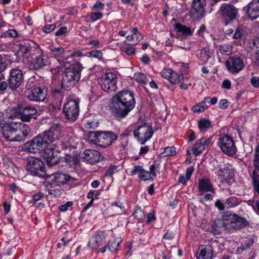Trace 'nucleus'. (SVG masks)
Masks as SVG:
<instances>
[{
    "mask_svg": "<svg viewBox=\"0 0 259 259\" xmlns=\"http://www.w3.org/2000/svg\"><path fill=\"white\" fill-rule=\"evenodd\" d=\"M215 206L220 210H223L226 208L225 202L223 203L220 200H218L215 203Z\"/></svg>",
    "mask_w": 259,
    "mask_h": 259,
    "instance_id": "nucleus-60",
    "label": "nucleus"
},
{
    "mask_svg": "<svg viewBox=\"0 0 259 259\" xmlns=\"http://www.w3.org/2000/svg\"><path fill=\"white\" fill-rule=\"evenodd\" d=\"M253 244V240L251 238H245L241 242L240 247L237 250V253L241 254L243 251L249 249Z\"/></svg>",
    "mask_w": 259,
    "mask_h": 259,
    "instance_id": "nucleus-30",
    "label": "nucleus"
},
{
    "mask_svg": "<svg viewBox=\"0 0 259 259\" xmlns=\"http://www.w3.org/2000/svg\"><path fill=\"white\" fill-rule=\"evenodd\" d=\"M62 128L59 124H52L48 130L43 133L48 142H53L58 140L62 137Z\"/></svg>",
    "mask_w": 259,
    "mask_h": 259,
    "instance_id": "nucleus-14",
    "label": "nucleus"
},
{
    "mask_svg": "<svg viewBox=\"0 0 259 259\" xmlns=\"http://www.w3.org/2000/svg\"><path fill=\"white\" fill-rule=\"evenodd\" d=\"M102 157L98 151L93 149L85 150L83 151V155L81 156L83 161L92 164L99 162L102 159Z\"/></svg>",
    "mask_w": 259,
    "mask_h": 259,
    "instance_id": "nucleus-17",
    "label": "nucleus"
},
{
    "mask_svg": "<svg viewBox=\"0 0 259 259\" xmlns=\"http://www.w3.org/2000/svg\"><path fill=\"white\" fill-rule=\"evenodd\" d=\"M219 14L224 20L225 24L227 25L229 21L236 18L238 14V10L231 5L224 4L221 6Z\"/></svg>",
    "mask_w": 259,
    "mask_h": 259,
    "instance_id": "nucleus-13",
    "label": "nucleus"
},
{
    "mask_svg": "<svg viewBox=\"0 0 259 259\" xmlns=\"http://www.w3.org/2000/svg\"><path fill=\"white\" fill-rule=\"evenodd\" d=\"M90 135L93 138L92 142L103 147L111 145L117 138V135L110 131L92 132Z\"/></svg>",
    "mask_w": 259,
    "mask_h": 259,
    "instance_id": "nucleus-4",
    "label": "nucleus"
},
{
    "mask_svg": "<svg viewBox=\"0 0 259 259\" xmlns=\"http://www.w3.org/2000/svg\"><path fill=\"white\" fill-rule=\"evenodd\" d=\"M153 134V129L149 123H144L134 132L135 137L138 139V141L142 145L150 140Z\"/></svg>",
    "mask_w": 259,
    "mask_h": 259,
    "instance_id": "nucleus-9",
    "label": "nucleus"
},
{
    "mask_svg": "<svg viewBox=\"0 0 259 259\" xmlns=\"http://www.w3.org/2000/svg\"><path fill=\"white\" fill-rule=\"evenodd\" d=\"M79 111V102L70 100L64 105L63 112L67 119L74 121L77 118Z\"/></svg>",
    "mask_w": 259,
    "mask_h": 259,
    "instance_id": "nucleus-11",
    "label": "nucleus"
},
{
    "mask_svg": "<svg viewBox=\"0 0 259 259\" xmlns=\"http://www.w3.org/2000/svg\"><path fill=\"white\" fill-rule=\"evenodd\" d=\"M55 28V25L54 24L47 25L43 28V31L45 33H50Z\"/></svg>",
    "mask_w": 259,
    "mask_h": 259,
    "instance_id": "nucleus-62",
    "label": "nucleus"
},
{
    "mask_svg": "<svg viewBox=\"0 0 259 259\" xmlns=\"http://www.w3.org/2000/svg\"><path fill=\"white\" fill-rule=\"evenodd\" d=\"M112 206H115L119 208V210L118 211V212L119 213H122L124 211V210L123 209L124 207L123 206V203L120 202H118V201L114 202L112 203Z\"/></svg>",
    "mask_w": 259,
    "mask_h": 259,
    "instance_id": "nucleus-56",
    "label": "nucleus"
},
{
    "mask_svg": "<svg viewBox=\"0 0 259 259\" xmlns=\"http://www.w3.org/2000/svg\"><path fill=\"white\" fill-rule=\"evenodd\" d=\"M58 85L60 88H55L53 90L52 92L54 94L60 93L61 89L65 91H69L75 85L74 82L72 83L71 82H58Z\"/></svg>",
    "mask_w": 259,
    "mask_h": 259,
    "instance_id": "nucleus-33",
    "label": "nucleus"
},
{
    "mask_svg": "<svg viewBox=\"0 0 259 259\" xmlns=\"http://www.w3.org/2000/svg\"><path fill=\"white\" fill-rule=\"evenodd\" d=\"M117 169V166L116 165H111L110 166L109 168L106 172L105 176H111L116 170Z\"/></svg>",
    "mask_w": 259,
    "mask_h": 259,
    "instance_id": "nucleus-61",
    "label": "nucleus"
},
{
    "mask_svg": "<svg viewBox=\"0 0 259 259\" xmlns=\"http://www.w3.org/2000/svg\"><path fill=\"white\" fill-rule=\"evenodd\" d=\"M219 51L223 55H229L232 52V48L229 45H223L220 46Z\"/></svg>",
    "mask_w": 259,
    "mask_h": 259,
    "instance_id": "nucleus-43",
    "label": "nucleus"
},
{
    "mask_svg": "<svg viewBox=\"0 0 259 259\" xmlns=\"http://www.w3.org/2000/svg\"><path fill=\"white\" fill-rule=\"evenodd\" d=\"M70 58L69 55L58 59L60 64L66 68L65 71L62 74V81H79L80 79L82 69L81 65L80 63H77L76 66L77 67V70H76L70 68V63L68 60Z\"/></svg>",
    "mask_w": 259,
    "mask_h": 259,
    "instance_id": "nucleus-3",
    "label": "nucleus"
},
{
    "mask_svg": "<svg viewBox=\"0 0 259 259\" xmlns=\"http://www.w3.org/2000/svg\"><path fill=\"white\" fill-rule=\"evenodd\" d=\"M198 189L201 192L211 191L212 186L210 181L208 179H202L199 182Z\"/></svg>",
    "mask_w": 259,
    "mask_h": 259,
    "instance_id": "nucleus-31",
    "label": "nucleus"
},
{
    "mask_svg": "<svg viewBox=\"0 0 259 259\" xmlns=\"http://www.w3.org/2000/svg\"><path fill=\"white\" fill-rule=\"evenodd\" d=\"M132 28L131 26L125 22H121L118 25L116 31H129L131 30Z\"/></svg>",
    "mask_w": 259,
    "mask_h": 259,
    "instance_id": "nucleus-48",
    "label": "nucleus"
},
{
    "mask_svg": "<svg viewBox=\"0 0 259 259\" xmlns=\"http://www.w3.org/2000/svg\"><path fill=\"white\" fill-rule=\"evenodd\" d=\"M175 30L182 33L183 35L186 36L191 35L193 33V31L191 30L190 27H187L180 23H176L174 27Z\"/></svg>",
    "mask_w": 259,
    "mask_h": 259,
    "instance_id": "nucleus-35",
    "label": "nucleus"
},
{
    "mask_svg": "<svg viewBox=\"0 0 259 259\" xmlns=\"http://www.w3.org/2000/svg\"><path fill=\"white\" fill-rule=\"evenodd\" d=\"M72 205V203L70 201H68L65 204L60 205L58 206V209L62 211H66L69 207Z\"/></svg>",
    "mask_w": 259,
    "mask_h": 259,
    "instance_id": "nucleus-57",
    "label": "nucleus"
},
{
    "mask_svg": "<svg viewBox=\"0 0 259 259\" xmlns=\"http://www.w3.org/2000/svg\"><path fill=\"white\" fill-rule=\"evenodd\" d=\"M212 54V52L208 47H205L201 50L198 59L201 62L205 63L211 57Z\"/></svg>",
    "mask_w": 259,
    "mask_h": 259,
    "instance_id": "nucleus-32",
    "label": "nucleus"
},
{
    "mask_svg": "<svg viewBox=\"0 0 259 259\" xmlns=\"http://www.w3.org/2000/svg\"><path fill=\"white\" fill-rule=\"evenodd\" d=\"M116 74L115 72H108L104 73L102 75V78L103 80H105L106 81H113L116 78Z\"/></svg>",
    "mask_w": 259,
    "mask_h": 259,
    "instance_id": "nucleus-47",
    "label": "nucleus"
},
{
    "mask_svg": "<svg viewBox=\"0 0 259 259\" xmlns=\"http://www.w3.org/2000/svg\"><path fill=\"white\" fill-rule=\"evenodd\" d=\"M69 241H70V239H67L64 237L61 239V242H59L57 244V246L58 248H61L63 247H65L68 244Z\"/></svg>",
    "mask_w": 259,
    "mask_h": 259,
    "instance_id": "nucleus-55",
    "label": "nucleus"
},
{
    "mask_svg": "<svg viewBox=\"0 0 259 259\" xmlns=\"http://www.w3.org/2000/svg\"><path fill=\"white\" fill-rule=\"evenodd\" d=\"M47 177L51 179V184L54 185H64L73 180L69 175L63 173H55Z\"/></svg>",
    "mask_w": 259,
    "mask_h": 259,
    "instance_id": "nucleus-20",
    "label": "nucleus"
},
{
    "mask_svg": "<svg viewBox=\"0 0 259 259\" xmlns=\"http://www.w3.org/2000/svg\"><path fill=\"white\" fill-rule=\"evenodd\" d=\"M228 70L233 73H237L240 71L244 67L243 60L238 56L230 57L226 62Z\"/></svg>",
    "mask_w": 259,
    "mask_h": 259,
    "instance_id": "nucleus-15",
    "label": "nucleus"
},
{
    "mask_svg": "<svg viewBox=\"0 0 259 259\" xmlns=\"http://www.w3.org/2000/svg\"><path fill=\"white\" fill-rule=\"evenodd\" d=\"M143 38V35L136 27L133 28L126 36L124 42L128 45L135 46Z\"/></svg>",
    "mask_w": 259,
    "mask_h": 259,
    "instance_id": "nucleus-21",
    "label": "nucleus"
},
{
    "mask_svg": "<svg viewBox=\"0 0 259 259\" xmlns=\"http://www.w3.org/2000/svg\"><path fill=\"white\" fill-rule=\"evenodd\" d=\"M87 56L90 58H96L99 60H102L103 58V54L101 51L94 50L87 53Z\"/></svg>",
    "mask_w": 259,
    "mask_h": 259,
    "instance_id": "nucleus-42",
    "label": "nucleus"
},
{
    "mask_svg": "<svg viewBox=\"0 0 259 259\" xmlns=\"http://www.w3.org/2000/svg\"><path fill=\"white\" fill-rule=\"evenodd\" d=\"M205 0H193L192 3V13L197 19H200L204 16L205 14Z\"/></svg>",
    "mask_w": 259,
    "mask_h": 259,
    "instance_id": "nucleus-16",
    "label": "nucleus"
},
{
    "mask_svg": "<svg viewBox=\"0 0 259 259\" xmlns=\"http://www.w3.org/2000/svg\"><path fill=\"white\" fill-rule=\"evenodd\" d=\"M198 127L200 131H206L211 127V122L206 119H201L198 121Z\"/></svg>",
    "mask_w": 259,
    "mask_h": 259,
    "instance_id": "nucleus-37",
    "label": "nucleus"
},
{
    "mask_svg": "<svg viewBox=\"0 0 259 259\" xmlns=\"http://www.w3.org/2000/svg\"><path fill=\"white\" fill-rule=\"evenodd\" d=\"M247 15L251 19L259 17V0H252L248 5Z\"/></svg>",
    "mask_w": 259,
    "mask_h": 259,
    "instance_id": "nucleus-23",
    "label": "nucleus"
},
{
    "mask_svg": "<svg viewBox=\"0 0 259 259\" xmlns=\"http://www.w3.org/2000/svg\"><path fill=\"white\" fill-rule=\"evenodd\" d=\"M105 240V233L103 231H99L92 236L89 240L88 246L92 250H96L102 245Z\"/></svg>",
    "mask_w": 259,
    "mask_h": 259,
    "instance_id": "nucleus-19",
    "label": "nucleus"
},
{
    "mask_svg": "<svg viewBox=\"0 0 259 259\" xmlns=\"http://www.w3.org/2000/svg\"><path fill=\"white\" fill-rule=\"evenodd\" d=\"M197 259H211L212 252L210 246H200L196 253Z\"/></svg>",
    "mask_w": 259,
    "mask_h": 259,
    "instance_id": "nucleus-26",
    "label": "nucleus"
},
{
    "mask_svg": "<svg viewBox=\"0 0 259 259\" xmlns=\"http://www.w3.org/2000/svg\"><path fill=\"white\" fill-rule=\"evenodd\" d=\"M134 215L135 218L139 221H142L145 219V214L140 207H136Z\"/></svg>",
    "mask_w": 259,
    "mask_h": 259,
    "instance_id": "nucleus-46",
    "label": "nucleus"
},
{
    "mask_svg": "<svg viewBox=\"0 0 259 259\" xmlns=\"http://www.w3.org/2000/svg\"><path fill=\"white\" fill-rule=\"evenodd\" d=\"M30 54L32 56H35L32 61V64L35 69H38L47 65L49 62L48 55L40 48L37 44L33 42L30 45Z\"/></svg>",
    "mask_w": 259,
    "mask_h": 259,
    "instance_id": "nucleus-5",
    "label": "nucleus"
},
{
    "mask_svg": "<svg viewBox=\"0 0 259 259\" xmlns=\"http://www.w3.org/2000/svg\"><path fill=\"white\" fill-rule=\"evenodd\" d=\"M67 27H62L59 28V29L56 32L55 35L58 36H62L66 34L67 32Z\"/></svg>",
    "mask_w": 259,
    "mask_h": 259,
    "instance_id": "nucleus-63",
    "label": "nucleus"
},
{
    "mask_svg": "<svg viewBox=\"0 0 259 259\" xmlns=\"http://www.w3.org/2000/svg\"><path fill=\"white\" fill-rule=\"evenodd\" d=\"M103 16V15L102 13L100 12H93L90 14V18L93 21H95L102 18Z\"/></svg>",
    "mask_w": 259,
    "mask_h": 259,
    "instance_id": "nucleus-51",
    "label": "nucleus"
},
{
    "mask_svg": "<svg viewBox=\"0 0 259 259\" xmlns=\"http://www.w3.org/2000/svg\"><path fill=\"white\" fill-rule=\"evenodd\" d=\"M207 107L206 103L204 101L199 102L197 105L193 106L192 108V110L194 112H201L204 111Z\"/></svg>",
    "mask_w": 259,
    "mask_h": 259,
    "instance_id": "nucleus-44",
    "label": "nucleus"
},
{
    "mask_svg": "<svg viewBox=\"0 0 259 259\" xmlns=\"http://www.w3.org/2000/svg\"><path fill=\"white\" fill-rule=\"evenodd\" d=\"M26 169L32 176L40 177H47V175L45 173V164L38 158L31 157L28 159Z\"/></svg>",
    "mask_w": 259,
    "mask_h": 259,
    "instance_id": "nucleus-7",
    "label": "nucleus"
},
{
    "mask_svg": "<svg viewBox=\"0 0 259 259\" xmlns=\"http://www.w3.org/2000/svg\"><path fill=\"white\" fill-rule=\"evenodd\" d=\"M31 113L20 112V119L23 122H29L32 118V116L35 114L37 110L35 108H32Z\"/></svg>",
    "mask_w": 259,
    "mask_h": 259,
    "instance_id": "nucleus-39",
    "label": "nucleus"
},
{
    "mask_svg": "<svg viewBox=\"0 0 259 259\" xmlns=\"http://www.w3.org/2000/svg\"><path fill=\"white\" fill-rule=\"evenodd\" d=\"M163 153L164 156L175 155L176 154V149L174 147H167L165 148Z\"/></svg>",
    "mask_w": 259,
    "mask_h": 259,
    "instance_id": "nucleus-50",
    "label": "nucleus"
},
{
    "mask_svg": "<svg viewBox=\"0 0 259 259\" xmlns=\"http://www.w3.org/2000/svg\"><path fill=\"white\" fill-rule=\"evenodd\" d=\"M23 79V75L21 70L14 69L10 72L8 81H21Z\"/></svg>",
    "mask_w": 259,
    "mask_h": 259,
    "instance_id": "nucleus-34",
    "label": "nucleus"
},
{
    "mask_svg": "<svg viewBox=\"0 0 259 259\" xmlns=\"http://www.w3.org/2000/svg\"><path fill=\"white\" fill-rule=\"evenodd\" d=\"M121 242V241L120 238L112 237L107 245L101 248L100 251L102 253H104L106 251V248H108L110 252L112 253L115 252L118 250Z\"/></svg>",
    "mask_w": 259,
    "mask_h": 259,
    "instance_id": "nucleus-24",
    "label": "nucleus"
},
{
    "mask_svg": "<svg viewBox=\"0 0 259 259\" xmlns=\"http://www.w3.org/2000/svg\"><path fill=\"white\" fill-rule=\"evenodd\" d=\"M48 144L47 140L45 138L43 133H41L33 138L30 141L26 142L23 148L26 151L35 153L46 147Z\"/></svg>",
    "mask_w": 259,
    "mask_h": 259,
    "instance_id": "nucleus-6",
    "label": "nucleus"
},
{
    "mask_svg": "<svg viewBox=\"0 0 259 259\" xmlns=\"http://www.w3.org/2000/svg\"><path fill=\"white\" fill-rule=\"evenodd\" d=\"M240 202L239 199L235 197H231L225 201L226 208L234 207L238 205Z\"/></svg>",
    "mask_w": 259,
    "mask_h": 259,
    "instance_id": "nucleus-38",
    "label": "nucleus"
},
{
    "mask_svg": "<svg viewBox=\"0 0 259 259\" xmlns=\"http://www.w3.org/2000/svg\"><path fill=\"white\" fill-rule=\"evenodd\" d=\"M228 101L226 99H222L220 101L219 105L221 109H225L228 108Z\"/></svg>",
    "mask_w": 259,
    "mask_h": 259,
    "instance_id": "nucleus-64",
    "label": "nucleus"
},
{
    "mask_svg": "<svg viewBox=\"0 0 259 259\" xmlns=\"http://www.w3.org/2000/svg\"><path fill=\"white\" fill-rule=\"evenodd\" d=\"M243 30L241 27H238L233 35V38L235 39H242L243 37Z\"/></svg>",
    "mask_w": 259,
    "mask_h": 259,
    "instance_id": "nucleus-49",
    "label": "nucleus"
},
{
    "mask_svg": "<svg viewBox=\"0 0 259 259\" xmlns=\"http://www.w3.org/2000/svg\"><path fill=\"white\" fill-rule=\"evenodd\" d=\"M121 141V146L123 148V149H125V147L128 144V139L127 136L124 133L121 135V137L120 138Z\"/></svg>",
    "mask_w": 259,
    "mask_h": 259,
    "instance_id": "nucleus-54",
    "label": "nucleus"
},
{
    "mask_svg": "<svg viewBox=\"0 0 259 259\" xmlns=\"http://www.w3.org/2000/svg\"><path fill=\"white\" fill-rule=\"evenodd\" d=\"M42 157L49 166L55 165L60 160L57 151L53 148L46 149L42 154Z\"/></svg>",
    "mask_w": 259,
    "mask_h": 259,
    "instance_id": "nucleus-18",
    "label": "nucleus"
},
{
    "mask_svg": "<svg viewBox=\"0 0 259 259\" xmlns=\"http://www.w3.org/2000/svg\"><path fill=\"white\" fill-rule=\"evenodd\" d=\"M2 131L4 137L10 142L23 141L30 132L29 127L26 124L15 122L4 124Z\"/></svg>",
    "mask_w": 259,
    "mask_h": 259,
    "instance_id": "nucleus-2",
    "label": "nucleus"
},
{
    "mask_svg": "<svg viewBox=\"0 0 259 259\" xmlns=\"http://www.w3.org/2000/svg\"><path fill=\"white\" fill-rule=\"evenodd\" d=\"M26 89L30 92L28 94V97L30 100L35 102H41L45 100L47 95V89L44 87H32L27 83L25 85Z\"/></svg>",
    "mask_w": 259,
    "mask_h": 259,
    "instance_id": "nucleus-10",
    "label": "nucleus"
},
{
    "mask_svg": "<svg viewBox=\"0 0 259 259\" xmlns=\"http://www.w3.org/2000/svg\"><path fill=\"white\" fill-rule=\"evenodd\" d=\"M50 50L53 53V55L58 61L59 59H61V57L65 54V51L62 47H56L53 45H51L49 47Z\"/></svg>",
    "mask_w": 259,
    "mask_h": 259,
    "instance_id": "nucleus-36",
    "label": "nucleus"
},
{
    "mask_svg": "<svg viewBox=\"0 0 259 259\" xmlns=\"http://www.w3.org/2000/svg\"><path fill=\"white\" fill-rule=\"evenodd\" d=\"M216 174L221 178L222 183L229 184L233 178L231 168L228 164H225L223 167H220Z\"/></svg>",
    "mask_w": 259,
    "mask_h": 259,
    "instance_id": "nucleus-22",
    "label": "nucleus"
},
{
    "mask_svg": "<svg viewBox=\"0 0 259 259\" xmlns=\"http://www.w3.org/2000/svg\"><path fill=\"white\" fill-rule=\"evenodd\" d=\"M252 163L255 168L253 170L259 171V144L255 148Z\"/></svg>",
    "mask_w": 259,
    "mask_h": 259,
    "instance_id": "nucleus-40",
    "label": "nucleus"
},
{
    "mask_svg": "<svg viewBox=\"0 0 259 259\" xmlns=\"http://www.w3.org/2000/svg\"><path fill=\"white\" fill-rule=\"evenodd\" d=\"M102 90L107 93L114 92L117 90L116 82H99Z\"/></svg>",
    "mask_w": 259,
    "mask_h": 259,
    "instance_id": "nucleus-28",
    "label": "nucleus"
},
{
    "mask_svg": "<svg viewBox=\"0 0 259 259\" xmlns=\"http://www.w3.org/2000/svg\"><path fill=\"white\" fill-rule=\"evenodd\" d=\"M161 76L166 79L173 78L176 74L170 69H164L161 72Z\"/></svg>",
    "mask_w": 259,
    "mask_h": 259,
    "instance_id": "nucleus-45",
    "label": "nucleus"
},
{
    "mask_svg": "<svg viewBox=\"0 0 259 259\" xmlns=\"http://www.w3.org/2000/svg\"><path fill=\"white\" fill-rule=\"evenodd\" d=\"M155 220L156 218L154 216V210H151L147 215L146 222L149 224L151 222L154 221Z\"/></svg>",
    "mask_w": 259,
    "mask_h": 259,
    "instance_id": "nucleus-58",
    "label": "nucleus"
},
{
    "mask_svg": "<svg viewBox=\"0 0 259 259\" xmlns=\"http://www.w3.org/2000/svg\"><path fill=\"white\" fill-rule=\"evenodd\" d=\"M134 94L128 91L117 93L111 99V109L113 115L118 120L125 117L135 106Z\"/></svg>",
    "mask_w": 259,
    "mask_h": 259,
    "instance_id": "nucleus-1",
    "label": "nucleus"
},
{
    "mask_svg": "<svg viewBox=\"0 0 259 259\" xmlns=\"http://www.w3.org/2000/svg\"><path fill=\"white\" fill-rule=\"evenodd\" d=\"M204 146L199 140L192 148V153L195 156H198L200 154L204 149Z\"/></svg>",
    "mask_w": 259,
    "mask_h": 259,
    "instance_id": "nucleus-41",
    "label": "nucleus"
},
{
    "mask_svg": "<svg viewBox=\"0 0 259 259\" xmlns=\"http://www.w3.org/2000/svg\"><path fill=\"white\" fill-rule=\"evenodd\" d=\"M253 191L259 195V172L253 170L250 174Z\"/></svg>",
    "mask_w": 259,
    "mask_h": 259,
    "instance_id": "nucleus-29",
    "label": "nucleus"
},
{
    "mask_svg": "<svg viewBox=\"0 0 259 259\" xmlns=\"http://www.w3.org/2000/svg\"><path fill=\"white\" fill-rule=\"evenodd\" d=\"M218 144L221 150L228 155H234L237 151L234 140L228 135L220 137Z\"/></svg>",
    "mask_w": 259,
    "mask_h": 259,
    "instance_id": "nucleus-12",
    "label": "nucleus"
},
{
    "mask_svg": "<svg viewBox=\"0 0 259 259\" xmlns=\"http://www.w3.org/2000/svg\"><path fill=\"white\" fill-rule=\"evenodd\" d=\"M225 218H226L227 230L229 232L240 230L248 225L245 219L235 214H225Z\"/></svg>",
    "mask_w": 259,
    "mask_h": 259,
    "instance_id": "nucleus-8",
    "label": "nucleus"
},
{
    "mask_svg": "<svg viewBox=\"0 0 259 259\" xmlns=\"http://www.w3.org/2000/svg\"><path fill=\"white\" fill-rule=\"evenodd\" d=\"M104 7L105 5L102 2H101V1H97L93 5L92 7V9L96 11H99L104 9Z\"/></svg>",
    "mask_w": 259,
    "mask_h": 259,
    "instance_id": "nucleus-52",
    "label": "nucleus"
},
{
    "mask_svg": "<svg viewBox=\"0 0 259 259\" xmlns=\"http://www.w3.org/2000/svg\"><path fill=\"white\" fill-rule=\"evenodd\" d=\"M227 222L226 218H225V215L223 217V220L218 219L214 221L212 225V228L216 233H219L223 228L224 230H227Z\"/></svg>",
    "mask_w": 259,
    "mask_h": 259,
    "instance_id": "nucleus-27",
    "label": "nucleus"
},
{
    "mask_svg": "<svg viewBox=\"0 0 259 259\" xmlns=\"http://www.w3.org/2000/svg\"><path fill=\"white\" fill-rule=\"evenodd\" d=\"M171 84L173 85H176L178 84L180 88H181L182 90H186L188 89L189 86L191 85V84L190 83H186L184 82H169Z\"/></svg>",
    "mask_w": 259,
    "mask_h": 259,
    "instance_id": "nucleus-53",
    "label": "nucleus"
},
{
    "mask_svg": "<svg viewBox=\"0 0 259 259\" xmlns=\"http://www.w3.org/2000/svg\"><path fill=\"white\" fill-rule=\"evenodd\" d=\"M204 100L205 103H207L208 104H210V105H214L217 102L218 98L216 97L211 98L210 97H206L204 98Z\"/></svg>",
    "mask_w": 259,
    "mask_h": 259,
    "instance_id": "nucleus-59",
    "label": "nucleus"
},
{
    "mask_svg": "<svg viewBox=\"0 0 259 259\" xmlns=\"http://www.w3.org/2000/svg\"><path fill=\"white\" fill-rule=\"evenodd\" d=\"M138 174L139 178L141 180L146 181L151 180L150 174L145 170L140 165H135L131 171V175L134 176Z\"/></svg>",
    "mask_w": 259,
    "mask_h": 259,
    "instance_id": "nucleus-25",
    "label": "nucleus"
}]
</instances>
